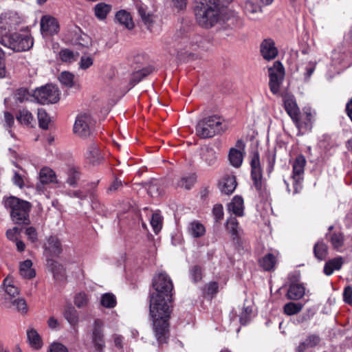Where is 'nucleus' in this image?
<instances>
[{
  "mask_svg": "<svg viewBox=\"0 0 352 352\" xmlns=\"http://www.w3.org/2000/svg\"><path fill=\"white\" fill-rule=\"evenodd\" d=\"M195 20L204 29H210L217 24L232 29L240 23L239 18L230 10H221L208 0H196L194 8Z\"/></svg>",
  "mask_w": 352,
  "mask_h": 352,
  "instance_id": "f257e3e1",
  "label": "nucleus"
},
{
  "mask_svg": "<svg viewBox=\"0 0 352 352\" xmlns=\"http://www.w3.org/2000/svg\"><path fill=\"white\" fill-rule=\"evenodd\" d=\"M172 296L151 295L150 314L153 320V329L160 344L166 343L169 336L168 319L171 313L168 302Z\"/></svg>",
  "mask_w": 352,
  "mask_h": 352,
  "instance_id": "f03ea898",
  "label": "nucleus"
},
{
  "mask_svg": "<svg viewBox=\"0 0 352 352\" xmlns=\"http://www.w3.org/2000/svg\"><path fill=\"white\" fill-rule=\"evenodd\" d=\"M177 47L180 51L188 52L199 48L206 50L210 47V40L201 35L188 33L180 30L175 35Z\"/></svg>",
  "mask_w": 352,
  "mask_h": 352,
  "instance_id": "7ed1b4c3",
  "label": "nucleus"
},
{
  "mask_svg": "<svg viewBox=\"0 0 352 352\" xmlns=\"http://www.w3.org/2000/svg\"><path fill=\"white\" fill-rule=\"evenodd\" d=\"M0 44L14 52H25L30 50L34 45V40L30 33L18 32L0 35Z\"/></svg>",
  "mask_w": 352,
  "mask_h": 352,
  "instance_id": "20e7f679",
  "label": "nucleus"
},
{
  "mask_svg": "<svg viewBox=\"0 0 352 352\" xmlns=\"http://www.w3.org/2000/svg\"><path fill=\"white\" fill-rule=\"evenodd\" d=\"M5 206L10 210L12 221L16 224H28L30 223L29 212L30 204L15 197H10L5 200Z\"/></svg>",
  "mask_w": 352,
  "mask_h": 352,
  "instance_id": "39448f33",
  "label": "nucleus"
},
{
  "mask_svg": "<svg viewBox=\"0 0 352 352\" xmlns=\"http://www.w3.org/2000/svg\"><path fill=\"white\" fill-rule=\"evenodd\" d=\"M223 120L217 116L206 117L196 126V133L201 138H209L224 131Z\"/></svg>",
  "mask_w": 352,
  "mask_h": 352,
  "instance_id": "423d86ee",
  "label": "nucleus"
},
{
  "mask_svg": "<svg viewBox=\"0 0 352 352\" xmlns=\"http://www.w3.org/2000/svg\"><path fill=\"white\" fill-rule=\"evenodd\" d=\"M94 126V121L91 115L87 113H79L74 124V133L82 138L86 139L90 136Z\"/></svg>",
  "mask_w": 352,
  "mask_h": 352,
  "instance_id": "0eeeda50",
  "label": "nucleus"
},
{
  "mask_svg": "<svg viewBox=\"0 0 352 352\" xmlns=\"http://www.w3.org/2000/svg\"><path fill=\"white\" fill-rule=\"evenodd\" d=\"M60 94L56 86L46 85L36 89L33 97L40 104H54L60 100Z\"/></svg>",
  "mask_w": 352,
  "mask_h": 352,
  "instance_id": "6e6552de",
  "label": "nucleus"
},
{
  "mask_svg": "<svg viewBox=\"0 0 352 352\" xmlns=\"http://www.w3.org/2000/svg\"><path fill=\"white\" fill-rule=\"evenodd\" d=\"M23 23V18L12 11L6 12L0 15V35L10 34Z\"/></svg>",
  "mask_w": 352,
  "mask_h": 352,
  "instance_id": "1a4fd4ad",
  "label": "nucleus"
},
{
  "mask_svg": "<svg viewBox=\"0 0 352 352\" xmlns=\"http://www.w3.org/2000/svg\"><path fill=\"white\" fill-rule=\"evenodd\" d=\"M153 287L155 292L151 295L172 296L173 284L170 276L166 272H160L153 279Z\"/></svg>",
  "mask_w": 352,
  "mask_h": 352,
  "instance_id": "9d476101",
  "label": "nucleus"
},
{
  "mask_svg": "<svg viewBox=\"0 0 352 352\" xmlns=\"http://www.w3.org/2000/svg\"><path fill=\"white\" fill-rule=\"evenodd\" d=\"M305 164L306 160L302 155H298L293 163V173L291 177L293 181L294 195L302 190Z\"/></svg>",
  "mask_w": 352,
  "mask_h": 352,
  "instance_id": "9b49d317",
  "label": "nucleus"
},
{
  "mask_svg": "<svg viewBox=\"0 0 352 352\" xmlns=\"http://www.w3.org/2000/svg\"><path fill=\"white\" fill-rule=\"evenodd\" d=\"M270 91L276 94L279 92L280 85L285 76V69L280 61H275L272 67L268 69Z\"/></svg>",
  "mask_w": 352,
  "mask_h": 352,
  "instance_id": "f8f14e48",
  "label": "nucleus"
},
{
  "mask_svg": "<svg viewBox=\"0 0 352 352\" xmlns=\"http://www.w3.org/2000/svg\"><path fill=\"white\" fill-rule=\"evenodd\" d=\"M314 116L315 113L310 108H306L304 109L303 114L300 113L293 122L299 131H307L312 127Z\"/></svg>",
  "mask_w": 352,
  "mask_h": 352,
  "instance_id": "ddd939ff",
  "label": "nucleus"
},
{
  "mask_svg": "<svg viewBox=\"0 0 352 352\" xmlns=\"http://www.w3.org/2000/svg\"><path fill=\"white\" fill-rule=\"evenodd\" d=\"M59 31V24L56 18L45 15L41 19V32L43 36L56 34Z\"/></svg>",
  "mask_w": 352,
  "mask_h": 352,
  "instance_id": "4468645a",
  "label": "nucleus"
},
{
  "mask_svg": "<svg viewBox=\"0 0 352 352\" xmlns=\"http://www.w3.org/2000/svg\"><path fill=\"white\" fill-rule=\"evenodd\" d=\"M103 327L104 324L102 320L99 319L95 320L91 333V340L96 349L98 351H100L104 346Z\"/></svg>",
  "mask_w": 352,
  "mask_h": 352,
  "instance_id": "2eb2a0df",
  "label": "nucleus"
},
{
  "mask_svg": "<svg viewBox=\"0 0 352 352\" xmlns=\"http://www.w3.org/2000/svg\"><path fill=\"white\" fill-rule=\"evenodd\" d=\"M283 102L285 110L292 120H296V117L300 113L294 96L285 94L283 96Z\"/></svg>",
  "mask_w": 352,
  "mask_h": 352,
  "instance_id": "dca6fc26",
  "label": "nucleus"
},
{
  "mask_svg": "<svg viewBox=\"0 0 352 352\" xmlns=\"http://www.w3.org/2000/svg\"><path fill=\"white\" fill-rule=\"evenodd\" d=\"M316 67V61H307L298 65L296 71L298 74V80L303 82H307Z\"/></svg>",
  "mask_w": 352,
  "mask_h": 352,
  "instance_id": "f3484780",
  "label": "nucleus"
},
{
  "mask_svg": "<svg viewBox=\"0 0 352 352\" xmlns=\"http://www.w3.org/2000/svg\"><path fill=\"white\" fill-rule=\"evenodd\" d=\"M260 51L262 56L266 60H271L278 55V50L275 46V43L271 38H266L262 41Z\"/></svg>",
  "mask_w": 352,
  "mask_h": 352,
  "instance_id": "a211bd4d",
  "label": "nucleus"
},
{
  "mask_svg": "<svg viewBox=\"0 0 352 352\" xmlns=\"http://www.w3.org/2000/svg\"><path fill=\"white\" fill-rule=\"evenodd\" d=\"M236 146L239 148V149L236 148H231L228 154V160L230 164L235 167L239 168L243 162V153L240 150L244 149V144L242 140H238L236 144Z\"/></svg>",
  "mask_w": 352,
  "mask_h": 352,
  "instance_id": "6ab92c4d",
  "label": "nucleus"
},
{
  "mask_svg": "<svg viewBox=\"0 0 352 352\" xmlns=\"http://www.w3.org/2000/svg\"><path fill=\"white\" fill-rule=\"evenodd\" d=\"M62 252V247L59 239L56 236L47 238L44 245V253L47 257L58 256Z\"/></svg>",
  "mask_w": 352,
  "mask_h": 352,
  "instance_id": "aec40b11",
  "label": "nucleus"
},
{
  "mask_svg": "<svg viewBox=\"0 0 352 352\" xmlns=\"http://www.w3.org/2000/svg\"><path fill=\"white\" fill-rule=\"evenodd\" d=\"M200 157L208 167H214L218 162V153L211 147H203L201 149Z\"/></svg>",
  "mask_w": 352,
  "mask_h": 352,
  "instance_id": "412c9836",
  "label": "nucleus"
},
{
  "mask_svg": "<svg viewBox=\"0 0 352 352\" xmlns=\"http://www.w3.org/2000/svg\"><path fill=\"white\" fill-rule=\"evenodd\" d=\"M226 228L231 234L232 240L238 242L243 230L239 226V223L236 217H230L226 221Z\"/></svg>",
  "mask_w": 352,
  "mask_h": 352,
  "instance_id": "4be33fe9",
  "label": "nucleus"
},
{
  "mask_svg": "<svg viewBox=\"0 0 352 352\" xmlns=\"http://www.w3.org/2000/svg\"><path fill=\"white\" fill-rule=\"evenodd\" d=\"M236 177L233 175H225L219 182V188L226 195L232 194L236 187Z\"/></svg>",
  "mask_w": 352,
  "mask_h": 352,
  "instance_id": "5701e85b",
  "label": "nucleus"
},
{
  "mask_svg": "<svg viewBox=\"0 0 352 352\" xmlns=\"http://www.w3.org/2000/svg\"><path fill=\"white\" fill-rule=\"evenodd\" d=\"M85 158L87 162L93 166L100 164L103 160L99 148L94 144L87 148Z\"/></svg>",
  "mask_w": 352,
  "mask_h": 352,
  "instance_id": "b1692460",
  "label": "nucleus"
},
{
  "mask_svg": "<svg viewBox=\"0 0 352 352\" xmlns=\"http://www.w3.org/2000/svg\"><path fill=\"white\" fill-rule=\"evenodd\" d=\"M135 71H134L131 76L129 80V85L131 87H133L138 82H140L143 78L149 75L153 72V68L151 67H146L142 69H139L137 67H135Z\"/></svg>",
  "mask_w": 352,
  "mask_h": 352,
  "instance_id": "393cba45",
  "label": "nucleus"
},
{
  "mask_svg": "<svg viewBox=\"0 0 352 352\" xmlns=\"http://www.w3.org/2000/svg\"><path fill=\"white\" fill-rule=\"evenodd\" d=\"M39 181L40 184H37L36 186L38 190H41V185L56 182L54 170L47 167L43 168L40 170Z\"/></svg>",
  "mask_w": 352,
  "mask_h": 352,
  "instance_id": "a878e982",
  "label": "nucleus"
},
{
  "mask_svg": "<svg viewBox=\"0 0 352 352\" xmlns=\"http://www.w3.org/2000/svg\"><path fill=\"white\" fill-rule=\"evenodd\" d=\"M73 43L76 45L87 49L92 45L91 38L82 32L80 30H78L74 32Z\"/></svg>",
  "mask_w": 352,
  "mask_h": 352,
  "instance_id": "bb28decb",
  "label": "nucleus"
},
{
  "mask_svg": "<svg viewBox=\"0 0 352 352\" xmlns=\"http://www.w3.org/2000/svg\"><path fill=\"white\" fill-rule=\"evenodd\" d=\"M228 210L238 217H243L244 214L243 199L240 196H234L232 201L228 206Z\"/></svg>",
  "mask_w": 352,
  "mask_h": 352,
  "instance_id": "cd10ccee",
  "label": "nucleus"
},
{
  "mask_svg": "<svg viewBox=\"0 0 352 352\" xmlns=\"http://www.w3.org/2000/svg\"><path fill=\"white\" fill-rule=\"evenodd\" d=\"M326 236L330 241L333 249L338 252L342 251L344 243V236L341 232H334L331 234H327Z\"/></svg>",
  "mask_w": 352,
  "mask_h": 352,
  "instance_id": "c85d7f7f",
  "label": "nucleus"
},
{
  "mask_svg": "<svg viewBox=\"0 0 352 352\" xmlns=\"http://www.w3.org/2000/svg\"><path fill=\"white\" fill-rule=\"evenodd\" d=\"M3 287L5 289V292L8 297H6V299L11 300L13 298L19 294L18 287L14 285L13 278L10 276H7L3 282Z\"/></svg>",
  "mask_w": 352,
  "mask_h": 352,
  "instance_id": "c756f323",
  "label": "nucleus"
},
{
  "mask_svg": "<svg viewBox=\"0 0 352 352\" xmlns=\"http://www.w3.org/2000/svg\"><path fill=\"white\" fill-rule=\"evenodd\" d=\"M305 295V287L301 284L293 283L289 287L286 296L288 299L297 300Z\"/></svg>",
  "mask_w": 352,
  "mask_h": 352,
  "instance_id": "7c9ffc66",
  "label": "nucleus"
},
{
  "mask_svg": "<svg viewBox=\"0 0 352 352\" xmlns=\"http://www.w3.org/2000/svg\"><path fill=\"white\" fill-rule=\"evenodd\" d=\"M343 263V258L341 256L330 259L324 266V273L327 276H330L334 271L340 270Z\"/></svg>",
  "mask_w": 352,
  "mask_h": 352,
  "instance_id": "2f4dec72",
  "label": "nucleus"
},
{
  "mask_svg": "<svg viewBox=\"0 0 352 352\" xmlns=\"http://www.w3.org/2000/svg\"><path fill=\"white\" fill-rule=\"evenodd\" d=\"M244 12L252 19L254 15L261 12V7L258 3V0H246L243 6Z\"/></svg>",
  "mask_w": 352,
  "mask_h": 352,
  "instance_id": "473e14b6",
  "label": "nucleus"
},
{
  "mask_svg": "<svg viewBox=\"0 0 352 352\" xmlns=\"http://www.w3.org/2000/svg\"><path fill=\"white\" fill-rule=\"evenodd\" d=\"M276 263V256L272 253L267 254L263 257L261 258L258 261L259 265L265 271L273 270Z\"/></svg>",
  "mask_w": 352,
  "mask_h": 352,
  "instance_id": "72a5a7b5",
  "label": "nucleus"
},
{
  "mask_svg": "<svg viewBox=\"0 0 352 352\" xmlns=\"http://www.w3.org/2000/svg\"><path fill=\"white\" fill-rule=\"evenodd\" d=\"M116 20L128 30H131L134 27V23L131 14L125 10H120L116 14Z\"/></svg>",
  "mask_w": 352,
  "mask_h": 352,
  "instance_id": "f704fd0d",
  "label": "nucleus"
},
{
  "mask_svg": "<svg viewBox=\"0 0 352 352\" xmlns=\"http://www.w3.org/2000/svg\"><path fill=\"white\" fill-rule=\"evenodd\" d=\"M47 265L50 270L53 273L56 279H60L65 275V269L63 266L52 258H47Z\"/></svg>",
  "mask_w": 352,
  "mask_h": 352,
  "instance_id": "c9c22d12",
  "label": "nucleus"
},
{
  "mask_svg": "<svg viewBox=\"0 0 352 352\" xmlns=\"http://www.w3.org/2000/svg\"><path fill=\"white\" fill-rule=\"evenodd\" d=\"M27 337L29 344L32 348L39 349L42 347L41 338L34 329L32 328L27 331Z\"/></svg>",
  "mask_w": 352,
  "mask_h": 352,
  "instance_id": "e433bc0d",
  "label": "nucleus"
},
{
  "mask_svg": "<svg viewBox=\"0 0 352 352\" xmlns=\"http://www.w3.org/2000/svg\"><path fill=\"white\" fill-rule=\"evenodd\" d=\"M320 342V338L316 335L309 336L305 341L300 342L296 349L297 352H305L309 348L314 347Z\"/></svg>",
  "mask_w": 352,
  "mask_h": 352,
  "instance_id": "4c0bfd02",
  "label": "nucleus"
},
{
  "mask_svg": "<svg viewBox=\"0 0 352 352\" xmlns=\"http://www.w3.org/2000/svg\"><path fill=\"white\" fill-rule=\"evenodd\" d=\"M314 254L319 261L324 260L328 255V247L324 241H318L314 246Z\"/></svg>",
  "mask_w": 352,
  "mask_h": 352,
  "instance_id": "58836bf2",
  "label": "nucleus"
},
{
  "mask_svg": "<svg viewBox=\"0 0 352 352\" xmlns=\"http://www.w3.org/2000/svg\"><path fill=\"white\" fill-rule=\"evenodd\" d=\"M64 317L67 322L72 326L78 324L79 321L77 311L72 305L67 306L64 311Z\"/></svg>",
  "mask_w": 352,
  "mask_h": 352,
  "instance_id": "ea45409f",
  "label": "nucleus"
},
{
  "mask_svg": "<svg viewBox=\"0 0 352 352\" xmlns=\"http://www.w3.org/2000/svg\"><path fill=\"white\" fill-rule=\"evenodd\" d=\"M32 262L28 259L23 261L20 265V274L25 278H32L35 276L34 270L32 268Z\"/></svg>",
  "mask_w": 352,
  "mask_h": 352,
  "instance_id": "a19ab883",
  "label": "nucleus"
},
{
  "mask_svg": "<svg viewBox=\"0 0 352 352\" xmlns=\"http://www.w3.org/2000/svg\"><path fill=\"white\" fill-rule=\"evenodd\" d=\"M189 234L194 238H198L203 236L206 232L203 224L198 221H192L188 226Z\"/></svg>",
  "mask_w": 352,
  "mask_h": 352,
  "instance_id": "79ce46f5",
  "label": "nucleus"
},
{
  "mask_svg": "<svg viewBox=\"0 0 352 352\" xmlns=\"http://www.w3.org/2000/svg\"><path fill=\"white\" fill-rule=\"evenodd\" d=\"M79 54L78 52L74 53L72 50L69 49H62L59 52V58L61 61L64 63H73L75 62Z\"/></svg>",
  "mask_w": 352,
  "mask_h": 352,
  "instance_id": "37998d69",
  "label": "nucleus"
},
{
  "mask_svg": "<svg viewBox=\"0 0 352 352\" xmlns=\"http://www.w3.org/2000/svg\"><path fill=\"white\" fill-rule=\"evenodd\" d=\"M197 177L195 174H190L182 177L177 182V186L186 190L190 189L195 184Z\"/></svg>",
  "mask_w": 352,
  "mask_h": 352,
  "instance_id": "c03bdc74",
  "label": "nucleus"
},
{
  "mask_svg": "<svg viewBox=\"0 0 352 352\" xmlns=\"http://www.w3.org/2000/svg\"><path fill=\"white\" fill-rule=\"evenodd\" d=\"M251 175L262 174L258 152H254L250 161Z\"/></svg>",
  "mask_w": 352,
  "mask_h": 352,
  "instance_id": "a18cd8bd",
  "label": "nucleus"
},
{
  "mask_svg": "<svg viewBox=\"0 0 352 352\" xmlns=\"http://www.w3.org/2000/svg\"><path fill=\"white\" fill-rule=\"evenodd\" d=\"M303 307L302 304L298 302H288L284 305V313L287 316H292L300 312Z\"/></svg>",
  "mask_w": 352,
  "mask_h": 352,
  "instance_id": "49530a36",
  "label": "nucleus"
},
{
  "mask_svg": "<svg viewBox=\"0 0 352 352\" xmlns=\"http://www.w3.org/2000/svg\"><path fill=\"white\" fill-rule=\"evenodd\" d=\"M38 120L39 126L43 129H47L49 124L51 121L50 117L48 116L45 110L39 109L38 110Z\"/></svg>",
  "mask_w": 352,
  "mask_h": 352,
  "instance_id": "de8ad7c7",
  "label": "nucleus"
},
{
  "mask_svg": "<svg viewBox=\"0 0 352 352\" xmlns=\"http://www.w3.org/2000/svg\"><path fill=\"white\" fill-rule=\"evenodd\" d=\"M33 95L25 88H19L16 89L14 94V98L19 102H23L30 100Z\"/></svg>",
  "mask_w": 352,
  "mask_h": 352,
  "instance_id": "09e8293b",
  "label": "nucleus"
},
{
  "mask_svg": "<svg viewBox=\"0 0 352 352\" xmlns=\"http://www.w3.org/2000/svg\"><path fill=\"white\" fill-rule=\"evenodd\" d=\"M74 78V74L69 72H63L58 77L60 82L63 85H65V87H69V88L73 87Z\"/></svg>",
  "mask_w": 352,
  "mask_h": 352,
  "instance_id": "8fccbe9b",
  "label": "nucleus"
},
{
  "mask_svg": "<svg viewBox=\"0 0 352 352\" xmlns=\"http://www.w3.org/2000/svg\"><path fill=\"white\" fill-rule=\"evenodd\" d=\"M151 225L155 234H157L161 230L162 227V218L159 213H153L151 219Z\"/></svg>",
  "mask_w": 352,
  "mask_h": 352,
  "instance_id": "3c124183",
  "label": "nucleus"
},
{
  "mask_svg": "<svg viewBox=\"0 0 352 352\" xmlns=\"http://www.w3.org/2000/svg\"><path fill=\"white\" fill-rule=\"evenodd\" d=\"M109 11V6L105 3H98L95 6V14L99 19H104L106 18Z\"/></svg>",
  "mask_w": 352,
  "mask_h": 352,
  "instance_id": "603ef678",
  "label": "nucleus"
},
{
  "mask_svg": "<svg viewBox=\"0 0 352 352\" xmlns=\"http://www.w3.org/2000/svg\"><path fill=\"white\" fill-rule=\"evenodd\" d=\"M16 119L21 124H29L33 120V116L29 111L23 109L19 111L18 116H16Z\"/></svg>",
  "mask_w": 352,
  "mask_h": 352,
  "instance_id": "864d4df0",
  "label": "nucleus"
},
{
  "mask_svg": "<svg viewBox=\"0 0 352 352\" xmlns=\"http://www.w3.org/2000/svg\"><path fill=\"white\" fill-rule=\"evenodd\" d=\"M190 276L193 282L197 283L202 278V270L200 266L194 265L190 270Z\"/></svg>",
  "mask_w": 352,
  "mask_h": 352,
  "instance_id": "5fc2aeb1",
  "label": "nucleus"
},
{
  "mask_svg": "<svg viewBox=\"0 0 352 352\" xmlns=\"http://www.w3.org/2000/svg\"><path fill=\"white\" fill-rule=\"evenodd\" d=\"M252 314V309L247 307H243L240 315L239 316V320L241 324L245 325L250 320V315Z\"/></svg>",
  "mask_w": 352,
  "mask_h": 352,
  "instance_id": "6e6d98bb",
  "label": "nucleus"
},
{
  "mask_svg": "<svg viewBox=\"0 0 352 352\" xmlns=\"http://www.w3.org/2000/svg\"><path fill=\"white\" fill-rule=\"evenodd\" d=\"M94 64L93 58L89 56L83 55L79 61V68L82 70L89 69Z\"/></svg>",
  "mask_w": 352,
  "mask_h": 352,
  "instance_id": "4d7b16f0",
  "label": "nucleus"
},
{
  "mask_svg": "<svg viewBox=\"0 0 352 352\" xmlns=\"http://www.w3.org/2000/svg\"><path fill=\"white\" fill-rule=\"evenodd\" d=\"M138 13L144 24L149 28L153 23L152 15L147 13L145 9L142 7L138 8Z\"/></svg>",
  "mask_w": 352,
  "mask_h": 352,
  "instance_id": "13d9d810",
  "label": "nucleus"
},
{
  "mask_svg": "<svg viewBox=\"0 0 352 352\" xmlns=\"http://www.w3.org/2000/svg\"><path fill=\"white\" fill-rule=\"evenodd\" d=\"M21 229L18 227H14L6 232L7 238L12 241H16L21 237Z\"/></svg>",
  "mask_w": 352,
  "mask_h": 352,
  "instance_id": "bf43d9fd",
  "label": "nucleus"
},
{
  "mask_svg": "<svg viewBox=\"0 0 352 352\" xmlns=\"http://www.w3.org/2000/svg\"><path fill=\"white\" fill-rule=\"evenodd\" d=\"M10 302L15 307L16 310L21 312H26L27 305L24 299L16 298L10 300Z\"/></svg>",
  "mask_w": 352,
  "mask_h": 352,
  "instance_id": "052dcab7",
  "label": "nucleus"
},
{
  "mask_svg": "<svg viewBox=\"0 0 352 352\" xmlns=\"http://www.w3.org/2000/svg\"><path fill=\"white\" fill-rule=\"evenodd\" d=\"M219 285L217 282H210L204 287V293L207 295L213 296L218 292Z\"/></svg>",
  "mask_w": 352,
  "mask_h": 352,
  "instance_id": "680f3d73",
  "label": "nucleus"
},
{
  "mask_svg": "<svg viewBox=\"0 0 352 352\" xmlns=\"http://www.w3.org/2000/svg\"><path fill=\"white\" fill-rule=\"evenodd\" d=\"M87 303V296L84 293H79L76 295L74 298V304L78 307H82L86 305Z\"/></svg>",
  "mask_w": 352,
  "mask_h": 352,
  "instance_id": "e2e57ef3",
  "label": "nucleus"
},
{
  "mask_svg": "<svg viewBox=\"0 0 352 352\" xmlns=\"http://www.w3.org/2000/svg\"><path fill=\"white\" fill-rule=\"evenodd\" d=\"M212 214L215 221H219L223 217V208L221 204H216L212 209Z\"/></svg>",
  "mask_w": 352,
  "mask_h": 352,
  "instance_id": "0e129e2a",
  "label": "nucleus"
},
{
  "mask_svg": "<svg viewBox=\"0 0 352 352\" xmlns=\"http://www.w3.org/2000/svg\"><path fill=\"white\" fill-rule=\"evenodd\" d=\"M342 296L344 302L352 305V286H346L344 287Z\"/></svg>",
  "mask_w": 352,
  "mask_h": 352,
  "instance_id": "69168bd1",
  "label": "nucleus"
},
{
  "mask_svg": "<svg viewBox=\"0 0 352 352\" xmlns=\"http://www.w3.org/2000/svg\"><path fill=\"white\" fill-rule=\"evenodd\" d=\"M252 179L254 181V186L256 190L259 192H262L263 190V186L262 183V174L251 175Z\"/></svg>",
  "mask_w": 352,
  "mask_h": 352,
  "instance_id": "338daca9",
  "label": "nucleus"
},
{
  "mask_svg": "<svg viewBox=\"0 0 352 352\" xmlns=\"http://www.w3.org/2000/svg\"><path fill=\"white\" fill-rule=\"evenodd\" d=\"M50 352H69L67 348L60 342L52 343L49 349Z\"/></svg>",
  "mask_w": 352,
  "mask_h": 352,
  "instance_id": "774afa93",
  "label": "nucleus"
}]
</instances>
